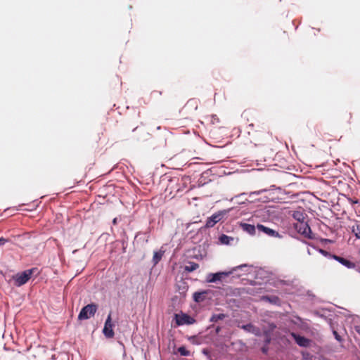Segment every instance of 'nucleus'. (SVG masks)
Segmentation results:
<instances>
[{
	"instance_id": "obj_1",
	"label": "nucleus",
	"mask_w": 360,
	"mask_h": 360,
	"mask_svg": "<svg viewBox=\"0 0 360 360\" xmlns=\"http://www.w3.org/2000/svg\"><path fill=\"white\" fill-rule=\"evenodd\" d=\"M248 267L247 264H241L238 266H236L233 268V269L231 271H221V272H217L215 274H210L207 276V281L209 283H214L218 281H221L224 277L229 276L231 274H232L234 271H236L238 269H242L243 268Z\"/></svg>"
},
{
	"instance_id": "obj_2",
	"label": "nucleus",
	"mask_w": 360,
	"mask_h": 360,
	"mask_svg": "<svg viewBox=\"0 0 360 360\" xmlns=\"http://www.w3.org/2000/svg\"><path fill=\"white\" fill-rule=\"evenodd\" d=\"M34 270V269H30L13 275L12 278L15 282V285L20 287L25 284L30 279Z\"/></svg>"
},
{
	"instance_id": "obj_3",
	"label": "nucleus",
	"mask_w": 360,
	"mask_h": 360,
	"mask_svg": "<svg viewBox=\"0 0 360 360\" xmlns=\"http://www.w3.org/2000/svg\"><path fill=\"white\" fill-rule=\"evenodd\" d=\"M98 309V305L91 303L84 307L80 311L78 319L79 320H86L89 319L90 317L94 316Z\"/></svg>"
},
{
	"instance_id": "obj_4",
	"label": "nucleus",
	"mask_w": 360,
	"mask_h": 360,
	"mask_svg": "<svg viewBox=\"0 0 360 360\" xmlns=\"http://www.w3.org/2000/svg\"><path fill=\"white\" fill-rule=\"evenodd\" d=\"M249 134H250V132H249ZM251 136L252 141L254 142L255 145H259L266 140L269 136V132L264 127H261L260 129L253 131Z\"/></svg>"
},
{
	"instance_id": "obj_5",
	"label": "nucleus",
	"mask_w": 360,
	"mask_h": 360,
	"mask_svg": "<svg viewBox=\"0 0 360 360\" xmlns=\"http://www.w3.org/2000/svg\"><path fill=\"white\" fill-rule=\"evenodd\" d=\"M295 229L298 233L304 237L311 239L314 238L310 226L307 221H300L295 224Z\"/></svg>"
},
{
	"instance_id": "obj_6",
	"label": "nucleus",
	"mask_w": 360,
	"mask_h": 360,
	"mask_svg": "<svg viewBox=\"0 0 360 360\" xmlns=\"http://www.w3.org/2000/svg\"><path fill=\"white\" fill-rule=\"evenodd\" d=\"M175 320L177 326L190 325L195 322L193 318L186 314H175Z\"/></svg>"
},
{
	"instance_id": "obj_7",
	"label": "nucleus",
	"mask_w": 360,
	"mask_h": 360,
	"mask_svg": "<svg viewBox=\"0 0 360 360\" xmlns=\"http://www.w3.org/2000/svg\"><path fill=\"white\" fill-rule=\"evenodd\" d=\"M113 324L112 323L111 313H110L108 316V318L105 322L104 328L103 329V333L106 338H113L115 333L112 329Z\"/></svg>"
},
{
	"instance_id": "obj_8",
	"label": "nucleus",
	"mask_w": 360,
	"mask_h": 360,
	"mask_svg": "<svg viewBox=\"0 0 360 360\" xmlns=\"http://www.w3.org/2000/svg\"><path fill=\"white\" fill-rule=\"evenodd\" d=\"M257 229L259 232H263L264 234L273 237V238H281V235L278 232L276 231L274 229H271L269 227H266L262 224H257Z\"/></svg>"
},
{
	"instance_id": "obj_9",
	"label": "nucleus",
	"mask_w": 360,
	"mask_h": 360,
	"mask_svg": "<svg viewBox=\"0 0 360 360\" xmlns=\"http://www.w3.org/2000/svg\"><path fill=\"white\" fill-rule=\"evenodd\" d=\"M237 326L241 329H243L245 331L254 334L255 335H259L260 334V329L252 323H248L246 325L238 324Z\"/></svg>"
},
{
	"instance_id": "obj_10",
	"label": "nucleus",
	"mask_w": 360,
	"mask_h": 360,
	"mask_svg": "<svg viewBox=\"0 0 360 360\" xmlns=\"http://www.w3.org/2000/svg\"><path fill=\"white\" fill-rule=\"evenodd\" d=\"M221 219V214L220 212L215 213L212 214L211 217H208L206 221V227L211 228L213 227L217 222H219Z\"/></svg>"
},
{
	"instance_id": "obj_11",
	"label": "nucleus",
	"mask_w": 360,
	"mask_h": 360,
	"mask_svg": "<svg viewBox=\"0 0 360 360\" xmlns=\"http://www.w3.org/2000/svg\"><path fill=\"white\" fill-rule=\"evenodd\" d=\"M291 335L293 337L296 343L301 347H308L310 340L303 336H300L295 333H292Z\"/></svg>"
},
{
	"instance_id": "obj_12",
	"label": "nucleus",
	"mask_w": 360,
	"mask_h": 360,
	"mask_svg": "<svg viewBox=\"0 0 360 360\" xmlns=\"http://www.w3.org/2000/svg\"><path fill=\"white\" fill-rule=\"evenodd\" d=\"M333 257L335 260H337L338 262H339L340 264L345 266L348 269H354L356 266V264L354 262L348 259H346L343 257L337 255H334Z\"/></svg>"
},
{
	"instance_id": "obj_13",
	"label": "nucleus",
	"mask_w": 360,
	"mask_h": 360,
	"mask_svg": "<svg viewBox=\"0 0 360 360\" xmlns=\"http://www.w3.org/2000/svg\"><path fill=\"white\" fill-rule=\"evenodd\" d=\"M241 227L244 231L248 233L250 235L254 236L256 234L257 226L255 227L254 225L244 223L241 224Z\"/></svg>"
},
{
	"instance_id": "obj_14",
	"label": "nucleus",
	"mask_w": 360,
	"mask_h": 360,
	"mask_svg": "<svg viewBox=\"0 0 360 360\" xmlns=\"http://www.w3.org/2000/svg\"><path fill=\"white\" fill-rule=\"evenodd\" d=\"M164 254H165V250H159L158 251L154 252L153 259H152V262L154 265H156L159 263V262L162 259Z\"/></svg>"
},
{
	"instance_id": "obj_15",
	"label": "nucleus",
	"mask_w": 360,
	"mask_h": 360,
	"mask_svg": "<svg viewBox=\"0 0 360 360\" xmlns=\"http://www.w3.org/2000/svg\"><path fill=\"white\" fill-rule=\"evenodd\" d=\"M351 231L357 239H360V221H354V224L351 226Z\"/></svg>"
},
{
	"instance_id": "obj_16",
	"label": "nucleus",
	"mask_w": 360,
	"mask_h": 360,
	"mask_svg": "<svg viewBox=\"0 0 360 360\" xmlns=\"http://www.w3.org/2000/svg\"><path fill=\"white\" fill-rule=\"evenodd\" d=\"M206 291L195 292L193 293V297L195 302H202L205 300Z\"/></svg>"
},
{
	"instance_id": "obj_17",
	"label": "nucleus",
	"mask_w": 360,
	"mask_h": 360,
	"mask_svg": "<svg viewBox=\"0 0 360 360\" xmlns=\"http://www.w3.org/2000/svg\"><path fill=\"white\" fill-rule=\"evenodd\" d=\"M199 268V264L195 262H189L188 265L184 266V271L192 272Z\"/></svg>"
},
{
	"instance_id": "obj_18",
	"label": "nucleus",
	"mask_w": 360,
	"mask_h": 360,
	"mask_svg": "<svg viewBox=\"0 0 360 360\" xmlns=\"http://www.w3.org/2000/svg\"><path fill=\"white\" fill-rule=\"evenodd\" d=\"M226 316H227V315H226L224 314H212V316H211L210 321L211 322H217L219 320H223Z\"/></svg>"
},
{
	"instance_id": "obj_19",
	"label": "nucleus",
	"mask_w": 360,
	"mask_h": 360,
	"mask_svg": "<svg viewBox=\"0 0 360 360\" xmlns=\"http://www.w3.org/2000/svg\"><path fill=\"white\" fill-rule=\"evenodd\" d=\"M293 217L297 221V222L304 221L305 219L304 214L301 212H295L293 213Z\"/></svg>"
},
{
	"instance_id": "obj_20",
	"label": "nucleus",
	"mask_w": 360,
	"mask_h": 360,
	"mask_svg": "<svg viewBox=\"0 0 360 360\" xmlns=\"http://www.w3.org/2000/svg\"><path fill=\"white\" fill-rule=\"evenodd\" d=\"M177 351L181 356H189L191 354L190 351L187 350L184 346L179 347Z\"/></svg>"
},
{
	"instance_id": "obj_21",
	"label": "nucleus",
	"mask_w": 360,
	"mask_h": 360,
	"mask_svg": "<svg viewBox=\"0 0 360 360\" xmlns=\"http://www.w3.org/2000/svg\"><path fill=\"white\" fill-rule=\"evenodd\" d=\"M219 240L223 244H229L230 238L229 236H227L226 235L223 234L220 236Z\"/></svg>"
},
{
	"instance_id": "obj_22",
	"label": "nucleus",
	"mask_w": 360,
	"mask_h": 360,
	"mask_svg": "<svg viewBox=\"0 0 360 360\" xmlns=\"http://www.w3.org/2000/svg\"><path fill=\"white\" fill-rule=\"evenodd\" d=\"M264 299L274 304H277L279 302V298L276 296L265 297Z\"/></svg>"
},
{
	"instance_id": "obj_23",
	"label": "nucleus",
	"mask_w": 360,
	"mask_h": 360,
	"mask_svg": "<svg viewBox=\"0 0 360 360\" xmlns=\"http://www.w3.org/2000/svg\"><path fill=\"white\" fill-rule=\"evenodd\" d=\"M8 241L7 239L4 238H0V246L4 245Z\"/></svg>"
},
{
	"instance_id": "obj_24",
	"label": "nucleus",
	"mask_w": 360,
	"mask_h": 360,
	"mask_svg": "<svg viewBox=\"0 0 360 360\" xmlns=\"http://www.w3.org/2000/svg\"><path fill=\"white\" fill-rule=\"evenodd\" d=\"M333 334H334L335 338V339H336L337 340H338V341H340V340H341L340 336V335L337 333V331L334 330V331H333Z\"/></svg>"
},
{
	"instance_id": "obj_25",
	"label": "nucleus",
	"mask_w": 360,
	"mask_h": 360,
	"mask_svg": "<svg viewBox=\"0 0 360 360\" xmlns=\"http://www.w3.org/2000/svg\"><path fill=\"white\" fill-rule=\"evenodd\" d=\"M303 356H304V359H306V360H310L312 358V356H310V354L309 353H307L306 354H304Z\"/></svg>"
},
{
	"instance_id": "obj_26",
	"label": "nucleus",
	"mask_w": 360,
	"mask_h": 360,
	"mask_svg": "<svg viewBox=\"0 0 360 360\" xmlns=\"http://www.w3.org/2000/svg\"><path fill=\"white\" fill-rule=\"evenodd\" d=\"M355 330H356V331L357 332V333H358L359 335H360V326H356V327H355Z\"/></svg>"
},
{
	"instance_id": "obj_27",
	"label": "nucleus",
	"mask_w": 360,
	"mask_h": 360,
	"mask_svg": "<svg viewBox=\"0 0 360 360\" xmlns=\"http://www.w3.org/2000/svg\"><path fill=\"white\" fill-rule=\"evenodd\" d=\"M117 218L113 219V220H112V224H113L114 225L117 224Z\"/></svg>"
},
{
	"instance_id": "obj_28",
	"label": "nucleus",
	"mask_w": 360,
	"mask_h": 360,
	"mask_svg": "<svg viewBox=\"0 0 360 360\" xmlns=\"http://www.w3.org/2000/svg\"><path fill=\"white\" fill-rule=\"evenodd\" d=\"M350 200H351V202H352V204H354V203H357V202H358V200H351V199H350Z\"/></svg>"
},
{
	"instance_id": "obj_29",
	"label": "nucleus",
	"mask_w": 360,
	"mask_h": 360,
	"mask_svg": "<svg viewBox=\"0 0 360 360\" xmlns=\"http://www.w3.org/2000/svg\"><path fill=\"white\" fill-rule=\"evenodd\" d=\"M359 271L360 272V269L359 270Z\"/></svg>"
}]
</instances>
